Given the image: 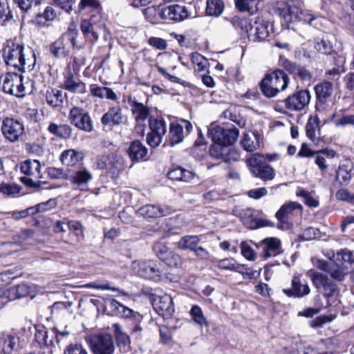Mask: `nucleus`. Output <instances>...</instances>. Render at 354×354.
<instances>
[{
  "instance_id": "9b49d317",
  "label": "nucleus",
  "mask_w": 354,
  "mask_h": 354,
  "mask_svg": "<svg viewBox=\"0 0 354 354\" xmlns=\"http://www.w3.org/2000/svg\"><path fill=\"white\" fill-rule=\"evenodd\" d=\"M248 37L252 41L265 40L269 36L268 22L261 18L250 21L245 25Z\"/></svg>"
},
{
  "instance_id": "393cba45",
  "label": "nucleus",
  "mask_w": 354,
  "mask_h": 354,
  "mask_svg": "<svg viewBox=\"0 0 354 354\" xmlns=\"http://www.w3.org/2000/svg\"><path fill=\"white\" fill-rule=\"evenodd\" d=\"M187 16V11L183 6L172 5L162 8V19L180 21Z\"/></svg>"
},
{
  "instance_id": "dca6fc26",
  "label": "nucleus",
  "mask_w": 354,
  "mask_h": 354,
  "mask_svg": "<svg viewBox=\"0 0 354 354\" xmlns=\"http://www.w3.org/2000/svg\"><path fill=\"white\" fill-rule=\"evenodd\" d=\"M192 129V124L190 122L182 120L178 123H171L169 129V140L171 145L179 144L188 135Z\"/></svg>"
},
{
  "instance_id": "9d476101",
  "label": "nucleus",
  "mask_w": 354,
  "mask_h": 354,
  "mask_svg": "<svg viewBox=\"0 0 354 354\" xmlns=\"http://www.w3.org/2000/svg\"><path fill=\"white\" fill-rule=\"evenodd\" d=\"M151 131L147 134V141L151 147H158L167 132V124L162 118H152L149 121Z\"/></svg>"
},
{
  "instance_id": "bf43d9fd",
  "label": "nucleus",
  "mask_w": 354,
  "mask_h": 354,
  "mask_svg": "<svg viewBox=\"0 0 354 354\" xmlns=\"http://www.w3.org/2000/svg\"><path fill=\"white\" fill-rule=\"evenodd\" d=\"M11 17L8 3L6 0H0V25H4Z\"/></svg>"
},
{
  "instance_id": "473e14b6",
  "label": "nucleus",
  "mask_w": 354,
  "mask_h": 354,
  "mask_svg": "<svg viewBox=\"0 0 354 354\" xmlns=\"http://www.w3.org/2000/svg\"><path fill=\"white\" fill-rule=\"evenodd\" d=\"M50 50L57 59L66 57L70 54L69 50L66 47L64 37H60L53 42L50 46Z\"/></svg>"
},
{
  "instance_id": "f704fd0d",
  "label": "nucleus",
  "mask_w": 354,
  "mask_h": 354,
  "mask_svg": "<svg viewBox=\"0 0 354 354\" xmlns=\"http://www.w3.org/2000/svg\"><path fill=\"white\" fill-rule=\"evenodd\" d=\"M136 122H145L149 114V109L143 104L134 102L131 109Z\"/></svg>"
},
{
  "instance_id": "2eb2a0df",
  "label": "nucleus",
  "mask_w": 354,
  "mask_h": 354,
  "mask_svg": "<svg viewBox=\"0 0 354 354\" xmlns=\"http://www.w3.org/2000/svg\"><path fill=\"white\" fill-rule=\"evenodd\" d=\"M302 206L296 202H289L283 205L276 213L277 218L278 228L282 230H288L292 226V223L290 221V217L294 210L301 209Z\"/></svg>"
},
{
  "instance_id": "680f3d73",
  "label": "nucleus",
  "mask_w": 354,
  "mask_h": 354,
  "mask_svg": "<svg viewBox=\"0 0 354 354\" xmlns=\"http://www.w3.org/2000/svg\"><path fill=\"white\" fill-rule=\"evenodd\" d=\"M190 56L192 62L198 66L197 71H204L206 67V59L198 53H193Z\"/></svg>"
},
{
  "instance_id": "58836bf2",
  "label": "nucleus",
  "mask_w": 354,
  "mask_h": 354,
  "mask_svg": "<svg viewBox=\"0 0 354 354\" xmlns=\"http://www.w3.org/2000/svg\"><path fill=\"white\" fill-rule=\"evenodd\" d=\"M200 241V237L196 235H187L180 238L178 242V247L181 250H194Z\"/></svg>"
},
{
  "instance_id": "7c9ffc66",
  "label": "nucleus",
  "mask_w": 354,
  "mask_h": 354,
  "mask_svg": "<svg viewBox=\"0 0 354 354\" xmlns=\"http://www.w3.org/2000/svg\"><path fill=\"white\" fill-rule=\"evenodd\" d=\"M243 149L247 151H254L259 147V134L257 131L245 133L241 141Z\"/></svg>"
},
{
  "instance_id": "69168bd1",
  "label": "nucleus",
  "mask_w": 354,
  "mask_h": 354,
  "mask_svg": "<svg viewBox=\"0 0 354 354\" xmlns=\"http://www.w3.org/2000/svg\"><path fill=\"white\" fill-rule=\"evenodd\" d=\"M148 44L158 50H165L167 47L166 40L156 37H151L148 39Z\"/></svg>"
},
{
  "instance_id": "a18cd8bd",
  "label": "nucleus",
  "mask_w": 354,
  "mask_h": 354,
  "mask_svg": "<svg viewBox=\"0 0 354 354\" xmlns=\"http://www.w3.org/2000/svg\"><path fill=\"white\" fill-rule=\"evenodd\" d=\"M319 122L317 116H310L306 125V136L313 141L316 139V131L319 129Z\"/></svg>"
},
{
  "instance_id": "423d86ee",
  "label": "nucleus",
  "mask_w": 354,
  "mask_h": 354,
  "mask_svg": "<svg viewBox=\"0 0 354 354\" xmlns=\"http://www.w3.org/2000/svg\"><path fill=\"white\" fill-rule=\"evenodd\" d=\"M161 263L154 260H136L131 263L133 273L156 281L161 280Z\"/></svg>"
},
{
  "instance_id": "6e6552de",
  "label": "nucleus",
  "mask_w": 354,
  "mask_h": 354,
  "mask_svg": "<svg viewBox=\"0 0 354 354\" xmlns=\"http://www.w3.org/2000/svg\"><path fill=\"white\" fill-rule=\"evenodd\" d=\"M311 95L309 91L299 90L287 97L283 103L288 111H301L310 103Z\"/></svg>"
},
{
  "instance_id": "ea45409f",
  "label": "nucleus",
  "mask_w": 354,
  "mask_h": 354,
  "mask_svg": "<svg viewBox=\"0 0 354 354\" xmlns=\"http://www.w3.org/2000/svg\"><path fill=\"white\" fill-rule=\"evenodd\" d=\"M189 314L191 315L192 319L194 321L195 324L200 326L201 327L209 326V323L204 316L203 312L200 306L198 305H194L190 311Z\"/></svg>"
},
{
  "instance_id": "ddd939ff",
  "label": "nucleus",
  "mask_w": 354,
  "mask_h": 354,
  "mask_svg": "<svg viewBox=\"0 0 354 354\" xmlns=\"http://www.w3.org/2000/svg\"><path fill=\"white\" fill-rule=\"evenodd\" d=\"M1 131L6 139L15 142L24 135V125L18 120L6 118L3 120Z\"/></svg>"
},
{
  "instance_id": "3c124183",
  "label": "nucleus",
  "mask_w": 354,
  "mask_h": 354,
  "mask_svg": "<svg viewBox=\"0 0 354 354\" xmlns=\"http://www.w3.org/2000/svg\"><path fill=\"white\" fill-rule=\"evenodd\" d=\"M315 49L322 54L329 55L333 50V45L329 41L328 38H322L317 41L315 44Z\"/></svg>"
},
{
  "instance_id": "09e8293b",
  "label": "nucleus",
  "mask_w": 354,
  "mask_h": 354,
  "mask_svg": "<svg viewBox=\"0 0 354 354\" xmlns=\"http://www.w3.org/2000/svg\"><path fill=\"white\" fill-rule=\"evenodd\" d=\"M227 151H228V147L217 142H213V144L209 148V155L214 158L224 160V156Z\"/></svg>"
},
{
  "instance_id": "bb28decb",
  "label": "nucleus",
  "mask_w": 354,
  "mask_h": 354,
  "mask_svg": "<svg viewBox=\"0 0 354 354\" xmlns=\"http://www.w3.org/2000/svg\"><path fill=\"white\" fill-rule=\"evenodd\" d=\"M89 91L91 95L94 97L107 99L113 101H117L118 99L117 94L109 87L101 86L96 84H92L89 86Z\"/></svg>"
},
{
  "instance_id": "de8ad7c7",
  "label": "nucleus",
  "mask_w": 354,
  "mask_h": 354,
  "mask_svg": "<svg viewBox=\"0 0 354 354\" xmlns=\"http://www.w3.org/2000/svg\"><path fill=\"white\" fill-rule=\"evenodd\" d=\"M157 308L162 313L171 314L174 312V305L172 299L170 296L164 295L158 299Z\"/></svg>"
},
{
  "instance_id": "c85d7f7f",
  "label": "nucleus",
  "mask_w": 354,
  "mask_h": 354,
  "mask_svg": "<svg viewBox=\"0 0 354 354\" xmlns=\"http://www.w3.org/2000/svg\"><path fill=\"white\" fill-rule=\"evenodd\" d=\"M113 328L114 335L116 339L118 347L124 349V351H127L130 348V337L129 336L123 332L122 327L118 323L113 324Z\"/></svg>"
},
{
  "instance_id": "4c0bfd02",
  "label": "nucleus",
  "mask_w": 354,
  "mask_h": 354,
  "mask_svg": "<svg viewBox=\"0 0 354 354\" xmlns=\"http://www.w3.org/2000/svg\"><path fill=\"white\" fill-rule=\"evenodd\" d=\"M354 172L351 168L346 165H340L336 174V180L342 185L349 183Z\"/></svg>"
},
{
  "instance_id": "e2e57ef3",
  "label": "nucleus",
  "mask_w": 354,
  "mask_h": 354,
  "mask_svg": "<svg viewBox=\"0 0 354 354\" xmlns=\"http://www.w3.org/2000/svg\"><path fill=\"white\" fill-rule=\"evenodd\" d=\"M10 293H15L17 298L24 297L28 295L29 287L26 283H21L8 290Z\"/></svg>"
},
{
  "instance_id": "4be33fe9",
  "label": "nucleus",
  "mask_w": 354,
  "mask_h": 354,
  "mask_svg": "<svg viewBox=\"0 0 354 354\" xmlns=\"http://www.w3.org/2000/svg\"><path fill=\"white\" fill-rule=\"evenodd\" d=\"M19 348V337L2 333L0 334V352L3 354H12Z\"/></svg>"
},
{
  "instance_id": "5701e85b",
  "label": "nucleus",
  "mask_w": 354,
  "mask_h": 354,
  "mask_svg": "<svg viewBox=\"0 0 354 354\" xmlns=\"http://www.w3.org/2000/svg\"><path fill=\"white\" fill-rule=\"evenodd\" d=\"M110 306L116 311V313L125 319H130L133 322L140 323L142 320V316L133 310L132 309L122 305L116 299H111Z\"/></svg>"
},
{
  "instance_id": "37998d69",
  "label": "nucleus",
  "mask_w": 354,
  "mask_h": 354,
  "mask_svg": "<svg viewBox=\"0 0 354 354\" xmlns=\"http://www.w3.org/2000/svg\"><path fill=\"white\" fill-rule=\"evenodd\" d=\"M224 4L221 0H207L206 13L218 17L223 12Z\"/></svg>"
},
{
  "instance_id": "cd10ccee",
  "label": "nucleus",
  "mask_w": 354,
  "mask_h": 354,
  "mask_svg": "<svg viewBox=\"0 0 354 354\" xmlns=\"http://www.w3.org/2000/svg\"><path fill=\"white\" fill-rule=\"evenodd\" d=\"M127 151L131 160L139 161L147 156L148 150L140 141L134 140L131 142Z\"/></svg>"
},
{
  "instance_id": "5fc2aeb1",
  "label": "nucleus",
  "mask_w": 354,
  "mask_h": 354,
  "mask_svg": "<svg viewBox=\"0 0 354 354\" xmlns=\"http://www.w3.org/2000/svg\"><path fill=\"white\" fill-rule=\"evenodd\" d=\"M218 267L223 270L237 272L239 268H243V265L236 263L233 259H224L218 261Z\"/></svg>"
},
{
  "instance_id": "a211bd4d",
  "label": "nucleus",
  "mask_w": 354,
  "mask_h": 354,
  "mask_svg": "<svg viewBox=\"0 0 354 354\" xmlns=\"http://www.w3.org/2000/svg\"><path fill=\"white\" fill-rule=\"evenodd\" d=\"M127 119L121 106L116 105L109 108L107 112L101 118V122L104 126H116L124 123Z\"/></svg>"
},
{
  "instance_id": "6ab92c4d",
  "label": "nucleus",
  "mask_w": 354,
  "mask_h": 354,
  "mask_svg": "<svg viewBox=\"0 0 354 354\" xmlns=\"http://www.w3.org/2000/svg\"><path fill=\"white\" fill-rule=\"evenodd\" d=\"M259 247L262 249V256L265 259L275 257L283 252L281 241L275 237H269L263 239L259 243Z\"/></svg>"
},
{
  "instance_id": "20e7f679",
  "label": "nucleus",
  "mask_w": 354,
  "mask_h": 354,
  "mask_svg": "<svg viewBox=\"0 0 354 354\" xmlns=\"http://www.w3.org/2000/svg\"><path fill=\"white\" fill-rule=\"evenodd\" d=\"M289 84L288 75L281 70H276L268 74L261 80V91L267 97H275L279 92L286 89Z\"/></svg>"
},
{
  "instance_id": "052dcab7",
  "label": "nucleus",
  "mask_w": 354,
  "mask_h": 354,
  "mask_svg": "<svg viewBox=\"0 0 354 354\" xmlns=\"http://www.w3.org/2000/svg\"><path fill=\"white\" fill-rule=\"evenodd\" d=\"M261 268L259 270H252L251 268H244L243 265L242 268H239L237 272L240 273L243 279H256L261 275Z\"/></svg>"
},
{
  "instance_id": "c9c22d12",
  "label": "nucleus",
  "mask_w": 354,
  "mask_h": 354,
  "mask_svg": "<svg viewBox=\"0 0 354 354\" xmlns=\"http://www.w3.org/2000/svg\"><path fill=\"white\" fill-rule=\"evenodd\" d=\"M81 159H82V154L74 149L64 151L60 158L62 164L66 166H73Z\"/></svg>"
},
{
  "instance_id": "7ed1b4c3",
  "label": "nucleus",
  "mask_w": 354,
  "mask_h": 354,
  "mask_svg": "<svg viewBox=\"0 0 354 354\" xmlns=\"http://www.w3.org/2000/svg\"><path fill=\"white\" fill-rule=\"evenodd\" d=\"M316 95L315 108L317 112L319 114H328V118L326 122H330L335 118V113L332 111L333 100L332 95L333 93V84L329 81H322L314 87Z\"/></svg>"
},
{
  "instance_id": "2f4dec72",
  "label": "nucleus",
  "mask_w": 354,
  "mask_h": 354,
  "mask_svg": "<svg viewBox=\"0 0 354 354\" xmlns=\"http://www.w3.org/2000/svg\"><path fill=\"white\" fill-rule=\"evenodd\" d=\"M167 176L172 180L189 182L193 179L194 174L183 167H178L171 169L167 173Z\"/></svg>"
},
{
  "instance_id": "4d7b16f0",
  "label": "nucleus",
  "mask_w": 354,
  "mask_h": 354,
  "mask_svg": "<svg viewBox=\"0 0 354 354\" xmlns=\"http://www.w3.org/2000/svg\"><path fill=\"white\" fill-rule=\"evenodd\" d=\"M297 196L304 198V203L310 207H317L319 206V201L306 190L300 189L297 192Z\"/></svg>"
},
{
  "instance_id": "a19ab883",
  "label": "nucleus",
  "mask_w": 354,
  "mask_h": 354,
  "mask_svg": "<svg viewBox=\"0 0 354 354\" xmlns=\"http://www.w3.org/2000/svg\"><path fill=\"white\" fill-rule=\"evenodd\" d=\"M162 8L151 6L143 10L145 18L152 24H158L162 19Z\"/></svg>"
},
{
  "instance_id": "aec40b11",
  "label": "nucleus",
  "mask_w": 354,
  "mask_h": 354,
  "mask_svg": "<svg viewBox=\"0 0 354 354\" xmlns=\"http://www.w3.org/2000/svg\"><path fill=\"white\" fill-rule=\"evenodd\" d=\"M63 88L73 93L84 94L87 91L86 84L75 78L69 67L64 75Z\"/></svg>"
},
{
  "instance_id": "603ef678",
  "label": "nucleus",
  "mask_w": 354,
  "mask_h": 354,
  "mask_svg": "<svg viewBox=\"0 0 354 354\" xmlns=\"http://www.w3.org/2000/svg\"><path fill=\"white\" fill-rule=\"evenodd\" d=\"M162 261L172 268H178L182 263L181 257L173 251H170L167 255L162 257Z\"/></svg>"
},
{
  "instance_id": "f03ea898",
  "label": "nucleus",
  "mask_w": 354,
  "mask_h": 354,
  "mask_svg": "<svg viewBox=\"0 0 354 354\" xmlns=\"http://www.w3.org/2000/svg\"><path fill=\"white\" fill-rule=\"evenodd\" d=\"M303 6V2L299 0H290L281 3L277 10L279 15L286 23L303 21L312 25L315 17L308 11L304 12L302 9Z\"/></svg>"
},
{
  "instance_id": "49530a36",
  "label": "nucleus",
  "mask_w": 354,
  "mask_h": 354,
  "mask_svg": "<svg viewBox=\"0 0 354 354\" xmlns=\"http://www.w3.org/2000/svg\"><path fill=\"white\" fill-rule=\"evenodd\" d=\"M328 272L334 279L342 281L344 279L348 271L347 269L342 265L332 263Z\"/></svg>"
},
{
  "instance_id": "b1692460",
  "label": "nucleus",
  "mask_w": 354,
  "mask_h": 354,
  "mask_svg": "<svg viewBox=\"0 0 354 354\" xmlns=\"http://www.w3.org/2000/svg\"><path fill=\"white\" fill-rule=\"evenodd\" d=\"M170 213L171 210L169 208L154 205H147L139 208L138 210V214L140 216L148 218L164 216L169 215Z\"/></svg>"
},
{
  "instance_id": "0e129e2a",
  "label": "nucleus",
  "mask_w": 354,
  "mask_h": 354,
  "mask_svg": "<svg viewBox=\"0 0 354 354\" xmlns=\"http://www.w3.org/2000/svg\"><path fill=\"white\" fill-rule=\"evenodd\" d=\"M241 250L242 255L249 261H254L256 259V252L246 242L241 243Z\"/></svg>"
},
{
  "instance_id": "a878e982",
  "label": "nucleus",
  "mask_w": 354,
  "mask_h": 354,
  "mask_svg": "<svg viewBox=\"0 0 354 354\" xmlns=\"http://www.w3.org/2000/svg\"><path fill=\"white\" fill-rule=\"evenodd\" d=\"M43 95L46 99V103L53 108L60 107L64 103V96L63 92L56 88H47L43 92Z\"/></svg>"
},
{
  "instance_id": "39448f33",
  "label": "nucleus",
  "mask_w": 354,
  "mask_h": 354,
  "mask_svg": "<svg viewBox=\"0 0 354 354\" xmlns=\"http://www.w3.org/2000/svg\"><path fill=\"white\" fill-rule=\"evenodd\" d=\"M41 164L37 160H26L20 163V170L25 176L20 178L22 183L30 187H39L41 180Z\"/></svg>"
},
{
  "instance_id": "f3484780",
  "label": "nucleus",
  "mask_w": 354,
  "mask_h": 354,
  "mask_svg": "<svg viewBox=\"0 0 354 354\" xmlns=\"http://www.w3.org/2000/svg\"><path fill=\"white\" fill-rule=\"evenodd\" d=\"M282 291L289 297L301 298L310 292V288L306 281L301 280L300 276H294L291 288L283 289Z\"/></svg>"
},
{
  "instance_id": "1a4fd4ad",
  "label": "nucleus",
  "mask_w": 354,
  "mask_h": 354,
  "mask_svg": "<svg viewBox=\"0 0 354 354\" xmlns=\"http://www.w3.org/2000/svg\"><path fill=\"white\" fill-rule=\"evenodd\" d=\"M68 120L76 128L91 132L93 130V122L89 113L85 109L74 106L69 112Z\"/></svg>"
},
{
  "instance_id": "6e6d98bb",
  "label": "nucleus",
  "mask_w": 354,
  "mask_h": 354,
  "mask_svg": "<svg viewBox=\"0 0 354 354\" xmlns=\"http://www.w3.org/2000/svg\"><path fill=\"white\" fill-rule=\"evenodd\" d=\"M333 257L334 261H343L348 263H354V252L348 250L344 249L337 252V254H333Z\"/></svg>"
},
{
  "instance_id": "79ce46f5",
  "label": "nucleus",
  "mask_w": 354,
  "mask_h": 354,
  "mask_svg": "<svg viewBox=\"0 0 354 354\" xmlns=\"http://www.w3.org/2000/svg\"><path fill=\"white\" fill-rule=\"evenodd\" d=\"M81 30L84 37L91 41H95L98 39V34L94 30L92 23L86 19L82 20L80 25Z\"/></svg>"
},
{
  "instance_id": "338daca9",
  "label": "nucleus",
  "mask_w": 354,
  "mask_h": 354,
  "mask_svg": "<svg viewBox=\"0 0 354 354\" xmlns=\"http://www.w3.org/2000/svg\"><path fill=\"white\" fill-rule=\"evenodd\" d=\"M64 354H88V353L80 344H70L64 349Z\"/></svg>"
},
{
  "instance_id": "4468645a",
  "label": "nucleus",
  "mask_w": 354,
  "mask_h": 354,
  "mask_svg": "<svg viewBox=\"0 0 354 354\" xmlns=\"http://www.w3.org/2000/svg\"><path fill=\"white\" fill-rule=\"evenodd\" d=\"M91 348L93 354H113L115 349L113 339L109 334L94 336L91 341Z\"/></svg>"
},
{
  "instance_id": "f8f14e48",
  "label": "nucleus",
  "mask_w": 354,
  "mask_h": 354,
  "mask_svg": "<svg viewBox=\"0 0 354 354\" xmlns=\"http://www.w3.org/2000/svg\"><path fill=\"white\" fill-rule=\"evenodd\" d=\"M209 134L213 142H217L225 147L232 145L237 140L239 131L236 129H225L222 127H212Z\"/></svg>"
},
{
  "instance_id": "0eeeda50",
  "label": "nucleus",
  "mask_w": 354,
  "mask_h": 354,
  "mask_svg": "<svg viewBox=\"0 0 354 354\" xmlns=\"http://www.w3.org/2000/svg\"><path fill=\"white\" fill-rule=\"evenodd\" d=\"M0 87L8 94L17 97L25 95L23 77L16 73H7L0 76Z\"/></svg>"
},
{
  "instance_id": "8fccbe9b",
  "label": "nucleus",
  "mask_w": 354,
  "mask_h": 354,
  "mask_svg": "<svg viewBox=\"0 0 354 354\" xmlns=\"http://www.w3.org/2000/svg\"><path fill=\"white\" fill-rule=\"evenodd\" d=\"M315 154H317L315 158L316 165L319 167L320 170L325 171L327 169V165L325 163L326 160L324 155L328 157H334L335 152L333 150H322L316 151Z\"/></svg>"
},
{
  "instance_id": "13d9d810",
  "label": "nucleus",
  "mask_w": 354,
  "mask_h": 354,
  "mask_svg": "<svg viewBox=\"0 0 354 354\" xmlns=\"http://www.w3.org/2000/svg\"><path fill=\"white\" fill-rule=\"evenodd\" d=\"M57 205V201L55 198H50L48 201L43 203H40L35 206L32 207L35 211H33V214H36L37 213L46 212L50 209H53Z\"/></svg>"
},
{
  "instance_id": "f257e3e1",
  "label": "nucleus",
  "mask_w": 354,
  "mask_h": 354,
  "mask_svg": "<svg viewBox=\"0 0 354 354\" xmlns=\"http://www.w3.org/2000/svg\"><path fill=\"white\" fill-rule=\"evenodd\" d=\"M2 58L5 64L19 72L31 70L35 62V56L30 48H25L21 44L8 40L2 49Z\"/></svg>"
},
{
  "instance_id": "e433bc0d",
  "label": "nucleus",
  "mask_w": 354,
  "mask_h": 354,
  "mask_svg": "<svg viewBox=\"0 0 354 354\" xmlns=\"http://www.w3.org/2000/svg\"><path fill=\"white\" fill-rule=\"evenodd\" d=\"M48 130L51 133L62 138H68L72 135V129L67 124L58 125L55 123H50Z\"/></svg>"
},
{
  "instance_id": "72a5a7b5",
  "label": "nucleus",
  "mask_w": 354,
  "mask_h": 354,
  "mask_svg": "<svg viewBox=\"0 0 354 354\" xmlns=\"http://www.w3.org/2000/svg\"><path fill=\"white\" fill-rule=\"evenodd\" d=\"M93 178V175L86 169H82L73 173L71 181L77 186L86 185Z\"/></svg>"
},
{
  "instance_id": "864d4df0",
  "label": "nucleus",
  "mask_w": 354,
  "mask_h": 354,
  "mask_svg": "<svg viewBox=\"0 0 354 354\" xmlns=\"http://www.w3.org/2000/svg\"><path fill=\"white\" fill-rule=\"evenodd\" d=\"M263 156L259 153H254L247 160V164L250 171L253 174L254 171H257L259 167L265 165L263 162Z\"/></svg>"
},
{
  "instance_id": "c03bdc74",
  "label": "nucleus",
  "mask_w": 354,
  "mask_h": 354,
  "mask_svg": "<svg viewBox=\"0 0 354 354\" xmlns=\"http://www.w3.org/2000/svg\"><path fill=\"white\" fill-rule=\"evenodd\" d=\"M252 174L255 177L259 178L264 181L272 180L275 176L274 169L266 164L259 167L257 171L254 170Z\"/></svg>"
},
{
  "instance_id": "774afa93",
  "label": "nucleus",
  "mask_w": 354,
  "mask_h": 354,
  "mask_svg": "<svg viewBox=\"0 0 354 354\" xmlns=\"http://www.w3.org/2000/svg\"><path fill=\"white\" fill-rule=\"evenodd\" d=\"M336 198L340 201H347L351 204H354V194H351L347 189H341L336 193Z\"/></svg>"
},
{
  "instance_id": "c756f323",
  "label": "nucleus",
  "mask_w": 354,
  "mask_h": 354,
  "mask_svg": "<svg viewBox=\"0 0 354 354\" xmlns=\"http://www.w3.org/2000/svg\"><path fill=\"white\" fill-rule=\"evenodd\" d=\"M307 275L311 279L313 286L319 292H322L332 281L326 275L313 270H309Z\"/></svg>"
},
{
  "instance_id": "412c9836",
  "label": "nucleus",
  "mask_w": 354,
  "mask_h": 354,
  "mask_svg": "<svg viewBox=\"0 0 354 354\" xmlns=\"http://www.w3.org/2000/svg\"><path fill=\"white\" fill-rule=\"evenodd\" d=\"M282 66L290 74L302 81H310L313 74L306 67L287 59L282 60Z\"/></svg>"
}]
</instances>
